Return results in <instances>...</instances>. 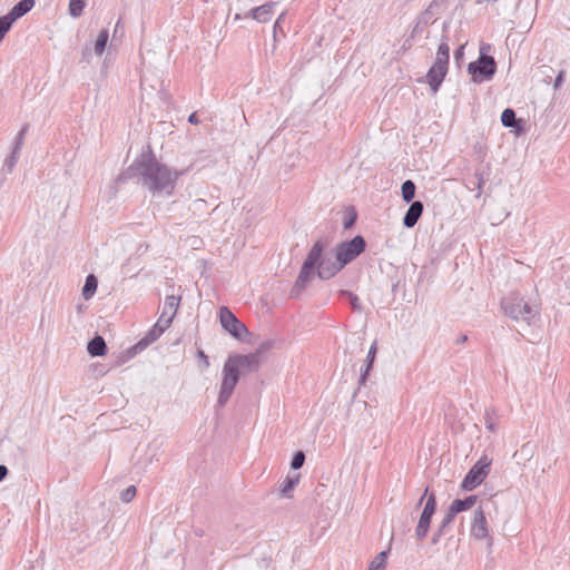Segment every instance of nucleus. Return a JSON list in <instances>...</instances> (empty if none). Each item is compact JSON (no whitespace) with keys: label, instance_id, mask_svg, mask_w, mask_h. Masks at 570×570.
<instances>
[{"label":"nucleus","instance_id":"nucleus-12","mask_svg":"<svg viewBox=\"0 0 570 570\" xmlns=\"http://www.w3.org/2000/svg\"><path fill=\"white\" fill-rule=\"evenodd\" d=\"M471 534L478 540H482L489 537L487 518L481 507L478 508L473 513Z\"/></svg>","mask_w":570,"mask_h":570},{"label":"nucleus","instance_id":"nucleus-30","mask_svg":"<svg viewBox=\"0 0 570 570\" xmlns=\"http://www.w3.org/2000/svg\"><path fill=\"white\" fill-rule=\"evenodd\" d=\"M386 551L380 552L370 563L367 570H384L386 564Z\"/></svg>","mask_w":570,"mask_h":570},{"label":"nucleus","instance_id":"nucleus-52","mask_svg":"<svg viewBox=\"0 0 570 570\" xmlns=\"http://www.w3.org/2000/svg\"><path fill=\"white\" fill-rule=\"evenodd\" d=\"M475 191L479 193V184H476Z\"/></svg>","mask_w":570,"mask_h":570},{"label":"nucleus","instance_id":"nucleus-4","mask_svg":"<svg viewBox=\"0 0 570 570\" xmlns=\"http://www.w3.org/2000/svg\"><path fill=\"white\" fill-rule=\"evenodd\" d=\"M490 45L480 47V57L478 60L468 65V72L472 76L474 82H483L492 79L497 71V63L493 57L488 56L487 51Z\"/></svg>","mask_w":570,"mask_h":570},{"label":"nucleus","instance_id":"nucleus-51","mask_svg":"<svg viewBox=\"0 0 570 570\" xmlns=\"http://www.w3.org/2000/svg\"><path fill=\"white\" fill-rule=\"evenodd\" d=\"M527 449V445H523L522 449H521V453L524 452Z\"/></svg>","mask_w":570,"mask_h":570},{"label":"nucleus","instance_id":"nucleus-20","mask_svg":"<svg viewBox=\"0 0 570 570\" xmlns=\"http://www.w3.org/2000/svg\"><path fill=\"white\" fill-rule=\"evenodd\" d=\"M476 500H478L476 495H469L464 499H455L450 504V508L452 509V512H455L458 514L462 511H466V510L471 509L472 507H474V504L476 503Z\"/></svg>","mask_w":570,"mask_h":570},{"label":"nucleus","instance_id":"nucleus-1","mask_svg":"<svg viewBox=\"0 0 570 570\" xmlns=\"http://www.w3.org/2000/svg\"><path fill=\"white\" fill-rule=\"evenodd\" d=\"M180 173L159 163L151 151L140 154L129 168L118 175L117 184L137 177L154 195H171Z\"/></svg>","mask_w":570,"mask_h":570},{"label":"nucleus","instance_id":"nucleus-42","mask_svg":"<svg viewBox=\"0 0 570 570\" xmlns=\"http://www.w3.org/2000/svg\"><path fill=\"white\" fill-rule=\"evenodd\" d=\"M197 356L203 362V366L205 368L209 367L210 363H209L208 356L205 354V352L203 350H198Z\"/></svg>","mask_w":570,"mask_h":570},{"label":"nucleus","instance_id":"nucleus-15","mask_svg":"<svg viewBox=\"0 0 570 570\" xmlns=\"http://www.w3.org/2000/svg\"><path fill=\"white\" fill-rule=\"evenodd\" d=\"M423 209H424V206H423L422 202H420V200L412 202L403 217V225L407 228L414 227L416 225L417 220L420 219V217L423 213Z\"/></svg>","mask_w":570,"mask_h":570},{"label":"nucleus","instance_id":"nucleus-10","mask_svg":"<svg viewBox=\"0 0 570 570\" xmlns=\"http://www.w3.org/2000/svg\"><path fill=\"white\" fill-rule=\"evenodd\" d=\"M448 66L449 65L446 63L434 61L433 66L430 68L425 76L426 82L434 94L438 92L442 81L448 73Z\"/></svg>","mask_w":570,"mask_h":570},{"label":"nucleus","instance_id":"nucleus-21","mask_svg":"<svg viewBox=\"0 0 570 570\" xmlns=\"http://www.w3.org/2000/svg\"><path fill=\"white\" fill-rule=\"evenodd\" d=\"M299 474L288 475L281 484V495L285 498L292 497V491L299 482Z\"/></svg>","mask_w":570,"mask_h":570},{"label":"nucleus","instance_id":"nucleus-5","mask_svg":"<svg viewBox=\"0 0 570 570\" xmlns=\"http://www.w3.org/2000/svg\"><path fill=\"white\" fill-rule=\"evenodd\" d=\"M491 463L492 460L488 455H482L464 476L461 488L472 491L480 485L490 473Z\"/></svg>","mask_w":570,"mask_h":570},{"label":"nucleus","instance_id":"nucleus-50","mask_svg":"<svg viewBox=\"0 0 570 570\" xmlns=\"http://www.w3.org/2000/svg\"><path fill=\"white\" fill-rule=\"evenodd\" d=\"M440 538H441V537H438V531H436V532L434 533V535H433L432 543H433V544L438 543V542H439V540H440Z\"/></svg>","mask_w":570,"mask_h":570},{"label":"nucleus","instance_id":"nucleus-11","mask_svg":"<svg viewBox=\"0 0 570 570\" xmlns=\"http://www.w3.org/2000/svg\"><path fill=\"white\" fill-rule=\"evenodd\" d=\"M180 303V297L175 295L166 296L164 306L161 309V314L158 318L161 325L170 326L174 317L177 314L178 307Z\"/></svg>","mask_w":570,"mask_h":570},{"label":"nucleus","instance_id":"nucleus-8","mask_svg":"<svg viewBox=\"0 0 570 570\" xmlns=\"http://www.w3.org/2000/svg\"><path fill=\"white\" fill-rule=\"evenodd\" d=\"M219 320L222 326L235 338L240 340L247 333L246 326L225 306L219 309Z\"/></svg>","mask_w":570,"mask_h":570},{"label":"nucleus","instance_id":"nucleus-41","mask_svg":"<svg viewBox=\"0 0 570 570\" xmlns=\"http://www.w3.org/2000/svg\"><path fill=\"white\" fill-rule=\"evenodd\" d=\"M342 294L343 295H347L350 297L352 307L354 309H360L357 296H355L354 294H352L350 292H346V291L342 292Z\"/></svg>","mask_w":570,"mask_h":570},{"label":"nucleus","instance_id":"nucleus-29","mask_svg":"<svg viewBox=\"0 0 570 570\" xmlns=\"http://www.w3.org/2000/svg\"><path fill=\"white\" fill-rule=\"evenodd\" d=\"M501 122L504 127H514L518 122L514 110L511 108L504 109L501 115Z\"/></svg>","mask_w":570,"mask_h":570},{"label":"nucleus","instance_id":"nucleus-33","mask_svg":"<svg viewBox=\"0 0 570 570\" xmlns=\"http://www.w3.org/2000/svg\"><path fill=\"white\" fill-rule=\"evenodd\" d=\"M304 462H305V454H304V452L303 451H297L294 454L293 459H292L291 468L293 470H298V469H301L303 466Z\"/></svg>","mask_w":570,"mask_h":570},{"label":"nucleus","instance_id":"nucleus-3","mask_svg":"<svg viewBox=\"0 0 570 570\" xmlns=\"http://www.w3.org/2000/svg\"><path fill=\"white\" fill-rule=\"evenodd\" d=\"M502 309L505 315L517 322H524L530 325L531 321L539 314L537 305H531L517 293H512L504 297L501 302Z\"/></svg>","mask_w":570,"mask_h":570},{"label":"nucleus","instance_id":"nucleus-6","mask_svg":"<svg viewBox=\"0 0 570 570\" xmlns=\"http://www.w3.org/2000/svg\"><path fill=\"white\" fill-rule=\"evenodd\" d=\"M239 376L240 372L233 366V362L226 361L223 367V381L217 400L219 406H224L227 403L239 381Z\"/></svg>","mask_w":570,"mask_h":570},{"label":"nucleus","instance_id":"nucleus-45","mask_svg":"<svg viewBox=\"0 0 570 570\" xmlns=\"http://www.w3.org/2000/svg\"><path fill=\"white\" fill-rule=\"evenodd\" d=\"M188 121L193 125L199 124V118L197 117V114L193 112L191 115H189Z\"/></svg>","mask_w":570,"mask_h":570},{"label":"nucleus","instance_id":"nucleus-32","mask_svg":"<svg viewBox=\"0 0 570 570\" xmlns=\"http://www.w3.org/2000/svg\"><path fill=\"white\" fill-rule=\"evenodd\" d=\"M13 19L9 17L7 13L6 16L0 17V41L4 38L7 32L10 30V28L13 24Z\"/></svg>","mask_w":570,"mask_h":570},{"label":"nucleus","instance_id":"nucleus-22","mask_svg":"<svg viewBox=\"0 0 570 570\" xmlns=\"http://www.w3.org/2000/svg\"><path fill=\"white\" fill-rule=\"evenodd\" d=\"M498 411L494 407H488L484 412V424L485 429L492 433L498 431Z\"/></svg>","mask_w":570,"mask_h":570},{"label":"nucleus","instance_id":"nucleus-27","mask_svg":"<svg viewBox=\"0 0 570 570\" xmlns=\"http://www.w3.org/2000/svg\"><path fill=\"white\" fill-rule=\"evenodd\" d=\"M169 326H165L160 324V321L154 325V327L148 332L144 341L154 342L156 341Z\"/></svg>","mask_w":570,"mask_h":570},{"label":"nucleus","instance_id":"nucleus-19","mask_svg":"<svg viewBox=\"0 0 570 570\" xmlns=\"http://www.w3.org/2000/svg\"><path fill=\"white\" fill-rule=\"evenodd\" d=\"M88 353L91 356H102L107 352V345L102 336H95L91 341H89L87 346Z\"/></svg>","mask_w":570,"mask_h":570},{"label":"nucleus","instance_id":"nucleus-9","mask_svg":"<svg viewBox=\"0 0 570 570\" xmlns=\"http://www.w3.org/2000/svg\"><path fill=\"white\" fill-rule=\"evenodd\" d=\"M436 509V499L434 493L428 495L425 505L419 519V523L415 529V534L419 540H423L430 528L432 515Z\"/></svg>","mask_w":570,"mask_h":570},{"label":"nucleus","instance_id":"nucleus-35","mask_svg":"<svg viewBox=\"0 0 570 570\" xmlns=\"http://www.w3.org/2000/svg\"><path fill=\"white\" fill-rule=\"evenodd\" d=\"M27 130H28V125L23 126L22 129L18 132V135L14 139V145H13V149H16V151L21 150Z\"/></svg>","mask_w":570,"mask_h":570},{"label":"nucleus","instance_id":"nucleus-7","mask_svg":"<svg viewBox=\"0 0 570 570\" xmlns=\"http://www.w3.org/2000/svg\"><path fill=\"white\" fill-rule=\"evenodd\" d=\"M365 239L362 236L357 235L350 242H343L338 244L336 247L335 257L344 267L353 259H355L358 255H361L365 250Z\"/></svg>","mask_w":570,"mask_h":570},{"label":"nucleus","instance_id":"nucleus-38","mask_svg":"<svg viewBox=\"0 0 570 570\" xmlns=\"http://www.w3.org/2000/svg\"><path fill=\"white\" fill-rule=\"evenodd\" d=\"M206 207H207V203H206V200L200 199V198H199V199L194 200V202H193V204H191V208H193V210H194V212H202V210H205V209H206Z\"/></svg>","mask_w":570,"mask_h":570},{"label":"nucleus","instance_id":"nucleus-40","mask_svg":"<svg viewBox=\"0 0 570 570\" xmlns=\"http://www.w3.org/2000/svg\"><path fill=\"white\" fill-rule=\"evenodd\" d=\"M476 184H479V193H475V197L480 198L482 195V187L484 184V177L481 173H475Z\"/></svg>","mask_w":570,"mask_h":570},{"label":"nucleus","instance_id":"nucleus-46","mask_svg":"<svg viewBox=\"0 0 570 570\" xmlns=\"http://www.w3.org/2000/svg\"><path fill=\"white\" fill-rule=\"evenodd\" d=\"M464 46H461L454 53L455 59H460L463 56Z\"/></svg>","mask_w":570,"mask_h":570},{"label":"nucleus","instance_id":"nucleus-14","mask_svg":"<svg viewBox=\"0 0 570 570\" xmlns=\"http://www.w3.org/2000/svg\"><path fill=\"white\" fill-rule=\"evenodd\" d=\"M227 361L233 362V366L239 372L240 368L253 371L258 367V356L256 354L229 356Z\"/></svg>","mask_w":570,"mask_h":570},{"label":"nucleus","instance_id":"nucleus-23","mask_svg":"<svg viewBox=\"0 0 570 570\" xmlns=\"http://www.w3.org/2000/svg\"><path fill=\"white\" fill-rule=\"evenodd\" d=\"M98 286V281L95 275L90 274L87 276L85 285L82 287V296L85 299H89L94 296Z\"/></svg>","mask_w":570,"mask_h":570},{"label":"nucleus","instance_id":"nucleus-26","mask_svg":"<svg viewBox=\"0 0 570 570\" xmlns=\"http://www.w3.org/2000/svg\"><path fill=\"white\" fill-rule=\"evenodd\" d=\"M449 59H450V47L448 45V40L444 39L439 45V48H438V51H436L435 61L449 65Z\"/></svg>","mask_w":570,"mask_h":570},{"label":"nucleus","instance_id":"nucleus-31","mask_svg":"<svg viewBox=\"0 0 570 570\" xmlns=\"http://www.w3.org/2000/svg\"><path fill=\"white\" fill-rule=\"evenodd\" d=\"M456 513L455 512H452V509L449 507L448 509V512L444 517V519L442 520L439 529H438V537H442L443 533L445 532L446 528L453 522L454 518H455Z\"/></svg>","mask_w":570,"mask_h":570},{"label":"nucleus","instance_id":"nucleus-39","mask_svg":"<svg viewBox=\"0 0 570 570\" xmlns=\"http://www.w3.org/2000/svg\"><path fill=\"white\" fill-rule=\"evenodd\" d=\"M355 220H356V214L352 209L351 213H350V216L344 222V228L345 229L351 228L354 225Z\"/></svg>","mask_w":570,"mask_h":570},{"label":"nucleus","instance_id":"nucleus-43","mask_svg":"<svg viewBox=\"0 0 570 570\" xmlns=\"http://www.w3.org/2000/svg\"><path fill=\"white\" fill-rule=\"evenodd\" d=\"M564 76H566V72L563 70H561L558 73V76H557V78L554 80V83H553L554 89H559L561 87V85H562V82L564 80Z\"/></svg>","mask_w":570,"mask_h":570},{"label":"nucleus","instance_id":"nucleus-37","mask_svg":"<svg viewBox=\"0 0 570 570\" xmlns=\"http://www.w3.org/2000/svg\"><path fill=\"white\" fill-rule=\"evenodd\" d=\"M285 17H286V12H282L278 18L276 19L275 23H274V27H273V31H274V37H276L277 32H283V22L285 20Z\"/></svg>","mask_w":570,"mask_h":570},{"label":"nucleus","instance_id":"nucleus-36","mask_svg":"<svg viewBox=\"0 0 570 570\" xmlns=\"http://www.w3.org/2000/svg\"><path fill=\"white\" fill-rule=\"evenodd\" d=\"M20 151H16V149H12L11 155L4 160V167L11 171L13 167L16 166L18 159H19Z\"/></svg>","mask_w":570,"mask_h":570},{"label":"nucleus","instance_id":"nucleus-17","mask_svg":"<svg viewBox=\"0 0 570 570\" xmlns=\"http://www.w3.org/2000/svg\"><path fill=\"white\" fill-rule=\"evenodd\" d=\"M35 7V0H21L8 12L9 17L17 21Z\"/></svg>","mask_w":570,"mask_h":570},{"label":"nucleus","instance_id":"nucleus-24","mask_svg":"<svg viewBox=\"0 0 570 570\" xmlns=\"http://www.w3.org/2000/svg\"><path fill=\"white\" fill-rule=\"evenodd\" d=\"M109 39V32L107 29H102L95 43V53L101 56L105 52Z\"/></svg>","mask_w":570,"mask_h":570},{"label":"nucleus","instance_id":"nucleus-2","mask_svg":"<svg viewBox=\"0 0 570 570\" xmlns=\"http://www.w3.org/2000/svg\"><path fill=\"white\" fill-rule=\"evenodd\" d=\"M325 244L323 240H317L311 248V250L307 254V257L305 258L299 274L289 292V295L292 298H298L305 288L309 285V283L315 277V267L320 265L323 257Z\"/></svg>","mask_w":570,"mask_h":570},{"label":"nucleus","instance_id":"nucleus-28","mask_svg":"<svg viewBox=\"0 0 570 570\" xmlns=\"http://www.w3.org/2000/svg\"><path fill=\"white\" fill-rule=\"evenodd\" d=\"M87 0H70L69 1V14L73 18H78L82 14L83 8L86 7Z\"/></svg>","mask_w":570,"mask_h":570},{"label":"nucleus","instance_id":"nucleus-25","mask_svg":"<svg viewBox=\"0 0 570 570\" xmlns=\"http://www.w3.org/2000/svg\"><path fill=\"white\" fill-rule=\"evenodd\" d=\"M402 198L405 203H412L415 196V184L407 179L402 184L401 187Z\"/></svg>","mask_w":570,"mask_h":570},{"label":"nucleus","instance_id":"nucleus-34","mask_svg":"<svg viewBox=\"0 0 570 570\" xmlns=\"http://www.w3.org/2000/svg\"><path fill=\"white\" fill-rule=\"evenodd\" d=\"M136 491L137 490L135 485H129L120 493L121 501L126 503L130 502L135 498Z\"/></svg>","mask_w":570,"mask_h":570},{"label":"nucleus","instance_id":"nucleus-18","mask_svg":"<svg viewBox=\"0 0 570 570\" xmlns=\"http://www.w3.org/2000/svg\"><path fill=\"white\" fill-rule=\"evenodd\" d=\"M375 356H376V342H374L372 344V346L370 347L366 360H365V365H364V367L361 368V375H360V380H358L360 384H364L366 382L367 375H368V373L373 366V363L375 361Z\"/></svg>","mask_w":570,"mask_h":570},{"label":"nucleus","instance_id":"nucleus-13","mask_svg":"<svg viewBox=\"0 0 570 570\" xmlns=\"http://www.w3.org/2000/svg\"><path fill=\"white\" fill-rule=\"evenodd\" d=\"M343 268L342 264L337 258L332 261L331 258L324 257L320 265L317 266V271L315 275H317L321 279H330L334 275H336Z\"/></svg>","mask_w":570,"mask_h":570},{"label":"nucleus","instance_id":"nucleus-44","mask_svg":"<svg viewBox=\"0 0 570 570\" xmlns=\"http://www.w3.org/2000/svg\"><path fill=\"white\" fill-rule=\"evenodd\" d=\"M8 468L3 464H0V482L7 476Z\"/></svg>","mask_w":570,"mask_h":570},{"label":"nucleus","instance_id":"nucleus-16","mask_svg":"<svg viewBox=\"0 0 570 570\" xmlns=\"http://www.w3.org/2000/svg\"><path fill=\"white\" fill-rule=\"evenodd\" d=\"M276 4L277 2L274 1L266 2L259 7L252 9L249 14L252 16L253 19H255L258 22H267L271 20Z\"/></svg>","mask_w":570,"mask_h":570},{"label":"nucleus","instance_id":"nucleus-48","mask_svg":"<svg viewBox=\"0 0 570 570\" xmlns=\"http://www.w3.org/2000/svg\"><path fill=\"white\" fill-rule=\"evenodd\" d=\"M466 340H468V336H466V335H461V336L458 338V343H459V344H463V343H465V342H466Z\"/></svg>","mask_w":570,"mask_h":570},{"label":"nucleus","instance_id":"nucleus-47","mask_svg":"<svg viewBox=\"0 0 570 570\" xmlns=\"http://www.w3.org/2000/svg\"><path fill=\"white\" fill-rule=\"evenodd\" d=\"M440 0H434L428 8L426 12H433L434 8L438 7Z\"/></svg>","mask_w":570,"mask_h":570},{"label":"nucleus","instance_id":"nucleus-49","mask_svg":"<svg viewBox=\"0 0 570 570\" xmlns=\"http://www.w3.org/2000/svg\"><path fill=\"white\" fill-rule=\"evenodd\" d=\"M428 493H429V488H426V489L424 490V493H423V495L421 497V499H420V501H419V504H421V503L423 502V500H424V498L428 495Z\"/></svg>","mask_w":570,"mask_h":570}]
</instances>
